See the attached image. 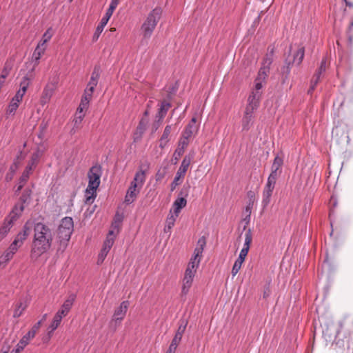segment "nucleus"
<instances>
[{
  "label": "nucleus",
  "mask_w": 353,
  "mask_h": 353,
  "mask_svg": "<svg viewBox=\"0 0 353 353\" xmlns=\"http://www.w3.org/2000/svg\"><path fill=\"white\" fill-rule=\"evenodd\" d=\"M33 232L30 256L32 260L36 261L50 249L54 232L49 225L42 222L34 223Z\"/></svg>",
  "instance_id": "f257e3e1"
},
{
  "label": "nucleus",
  "mask_w": 353,
  "mask_h": 353,
  "mask_svg": "<svg viewBox=\"0 0 353 353\" xmlns=\"http://www.w3.org/2000/svg\"><path fill=\"white\" fill-rule=\"evenodd\" d=\"M101 176V167L99 165H93L88 173L89 179L88 187L85 190L86 203H92L97 196L96 190L100 184Z\"/></svg>",
  "instance_id": "f03ea898"
},
{
  "label": "nucleus",
  "mask_w": 353,
  "mask_h": 353,
  "mask_svg": "<svg viewBox=\"0 0 353 353\" xmlns=\"http://www.w3.org/2000/svg\"><path fill=\"white\" fill-rule=\"evenodd\" d=\"M162 13V8L161 7H156L148 14L141 27L143 39L148 40L151 37L158 22L161 18Z\"/></svg>",
  "instance_id": "7ed1b4c3"
},
{
  "label": "nucleus",
  "mask_w": 353,
  "mask_h": 353,
  "mask_svg": "<svg viewBox=\"0 0 353 353\" xmlns=\"http://www.w3.org/2000/svg\"><path fill=\"white\" fill-rule=\"evenodd\" d=\"M101 68L99 65H95L91 74L90 79L87 85L86 89L84 90L83 95L82 96L81 103L78 107L79 110L86 111L89 107V103L92 99V94L94 91L95 87L98 84L100 77Z\"/></svg>",
  "instance_id": "20e7f679"
},
{
  "label": "nucleus",
  "mask_w": 353,
  "mask_h": 353,
  "mask_svg": "<svg viewBox=\"0 0 353 353\" xmlns=\"http://www.w3.org/2000/svg\"><path fill=\"white\" fill-rule=\"evenodd\" d=\"M73 228L74 223L71 217L66 216L61 220L57 230V235L60 242L59 250H64L66 248L73 232Z\"/></svg>",
  "instance_id": "39448f33"
},
{
  "label": "nucleus",
  "mask_w": 353,
  "mask_h": 353,
  "mask_svg": "<svg viewBox=\"0 0 353 353\" xmlns=\"http://www.w3.org/2000/svg\"><path fill=\"white\" fill-rule=\"evenodd\" d=\"M252 240V235L251 230L249 229L245 234V242L243 248L240 252L238 259L234 262V264L232 269V274L233 276H236L241 268V265L243 263L246 256L248 255L250 244Z\"/></svg>",
  "instance_id": "423d86ee"
},
{
  "label": "nucleus",
  "mask_w": 353,
  "mask_h": 353,
  "mask_svg": "<svg viewBox=\"0 0 353 353\" xmlns=\"http://www.w3.org/2000/svg\"><path fill=\"white\" fill-rule=\"evenodd\" d=\"M23 210L24 206L22 205L19 208L15 205L10 214L5 219L2 226L0 228V240L3 239L9 232L13 226L14 221L19 217Z\"/></svg>",
  "instance_id": "0eeeda50"
},
{
  "label": "nucleus",
  "mask_w": 353,
  "mask_h": 353,
  "mask_svg": "<svg viewBox=\"0 0 353 353\" xmlns=\"http://www.w3.org/2000/svg\"><path fill=\"white\" fill-rule=\"evenodd\" d=\"M205 245L206 240L204 236H202L200 239H199L196 247L194 250L193 256L191 257L190 261L188 263L187 269H190L191 270H194L196 271L200 263L202 257V253L203 252Z\"/></svg>",
  "instance_id": "6e6552de"
},
{
  "label": "nucleus",
  "mask_w": 353,
  "mask_h": 353,
  "mask_svg": "<svg viewBox=\"0 0 353 353\" xmlns=\"http://www.w3.org/2000/svg\"><path fill=\"white\" fill-rule=\"evenodd\" d=\"M205 245L206 240L204 236H202L200 239H199L196 247L194 250L193 256L191 257L190 261L188 263L187 269H190L191 270H194L196 271L200 263L202 257V253L203 252Z\"/></svg>",
  "instance_id": "1a4fd4ad"
},
{
  "label": "nucleus",
  "mask_w": 353,
  "mask_h": 353,
  "mask_svg": "<svg viewBox=\"0 0 353 353\" xmlns=\"http://www.w3.org/2000/svg\"><path fill=\"white\" fill-rule=\"evenodd\" d=\"M194 156V152L189 153L188 155L185 156L183 158L181 164L176 172V174L174 176L173 181L171 183V190L173 191L176 187L179 184V181L181 178H183L190 163L192 160L193 159Z\"/></svg>",
  "instance_id": "9d476101"
},
{
  "label": "nucleus",
  "mask_w": 353,
  "mask_h": 353,
  "mask_svg": "<svg viewBox=\"0 0 353 353\" xmlns=\"http://www.w3.org/2000/svg\"><path fill=\"white\" fill-rule=\"evenodd\" d=\"M41 327V322L36 323L31 330L25 334L22 339L19 341V342L17 343L16 346V349L11 351L10 353H19L21 352L24 347L29 343L30 341L32 339L35 335L37 331L39 330Z\"/></svg>",
  "instance_id": "9b49d317"
},
{
  "label": "nucleus",
  "mask_w": 353,
  "mask_h": 353,
  "mask_svg": "<svg viewBox=\"0 0 353 353\" xmlns=\"http://www.w3.org/2000/svg\"><path fill=\"white\" fill-rule=\"evenodd\" d=\"M38 157L36 154H33L31 160L28 162L27 166L26 167L24 171L23 172L21 177V182L26 183L30 177V175L32 171L35 168L37 163Z\"/></svg>",
  "instance_id": "f8f14e48"
},
{
  "label": "nucleus",
  "mask_w": 353,
  "mask_h": 353,
  "mask_svg": "<svg viewBox=\"0 0 353 353\" xmlns=\"http://www.w3.org/2000/svg\"><path fill=\"white\" fill-rule=\"evenodd\" d=\"M130 303L128 301H123L120 304L119 307H118L114 312L112 321H115L116 323L117 321H122L127 312L128 308L129 307Z\"/></svg>",
  "instance_id": "ddd939ff"
},
{
  "label": "nucleus",
  "mask_w": 353,
  "mask_h": 353,
  "mask_svg": "<svg viewBox=\"0 0 353 353\" xmlns=\"http://www.w3.org/2000/svg\"><path fill=\"white\" fill-rule=\"evenodd\" d=\"M188 323V321L185 319H181L179 321V327L173 339L172 340V343L179 345L181 341L182 336L185 331Z\"/></svg>",
  "instance_id": "4468645a"
},
{
  "label": "nucleus",
  "mask_w": 353,
  "mask_h": 353,
  "mask_svg": "<svg viewBox=\"0 0 353 353\" xmlns=\"http://www.w3.org/2000/svg\"><path fill=\"white\" fill-rule=\"evenodd\" d=\"M260 98V92L252 91L248 97V104L246 106L245 109L248 110V111H254L255 110H256L259 105Z\"/></svg>",
  "instance_id": "2eb2a0df"
},
{
  "label": "nucleus",
  "mask_w": 353,
  "mask_h": 353,
  "mask_svg": "<svg viewBox=\"0 0 353 353\" xmlns=\"http://www.w3.org/2000/svg\"><path fill=\"white\" fill-rule=\"evenodd\" d=\"M137 188L138 186L137 184H136V181H132L125 197V203L126 204H130L135 200L140 190L139 188L137 189Z\"/></svg>",
  "instance_id": "dca6fc26"
},
{
  "label": "nucleus",
  "mask_w": 353,
  "mask_h": 353,
  "mask_svg": "<svg viewBox=\"0 0 353 353\" xmlns=\"http://www.w3.org/2000/svg\"><path fill=\"white\" fill-rule=\"evenodd\" d=\"M283 164V158L277 155L274 158L273 163L271 166V173L270 175L278 178L282 172L281 167Z\"/></svg>",
  "instance_id": "f3484780"
},
{
  "label": "nucleus",
  "mask_w": 353,
  "mask_h": 353,
  "mask_svg": "<svg viewBox=\"0 0 353 353\" xmlns=\"http://www.w3.org/2000/svg\"><path fill=\"white\" fill-rule=\"evenodd\" d=\"M253 113L254 111L250 110L245 109L244 115L242 118V130L243 131H248L250 128L252 127L253 124Z\"/></svg>",
  "instance_id": "a211bd4d"
},
{
  "label": "nucleus",
  "mask_w": 353,
  "mask_h": 353,
  "mask_svg": "<svg viewBox=\"0 0 353 353\" xmlns=\"http://www.w3.org/2000/svg\"><path fill=\"white\" fill-rule=\"evenodd\" d=\"M112 15V14H110L109 12H105V14L101 19L99 24L97 26L96 30L93 34V41H96L99 39L101 33L103 30L104 27L106 26L108 21H109Z\"/></svg>",
  "instance_id": "6ab92c4d"
},
{
  "label": "nucleus",
  "mask_w": 353,
  "mask_h": 353,
  "mask_svg": "<svg viewBox=\"0 0 353 353\" xmlns=\"http://www.w3.org/2000/svg\"><path fill=\"white\" fill-rule=\"evenodd\" d=\"M76 296L74 294H70L68 298L64 301L63 304L61 306V308L57 312L63 316H65L68 314L69 311L70 310L74 301Z\"/></svg>",
  "instance_id": "aec40b11"
},
{
  "label": "nucleus",
  "mask_w": 353,
  "mask_h": 353,
  "mask_svg": "<svg viewBox=\"0 0 353 353\" xmlns=\"http://www.w3.org/2000/svg\"><path fill=\"white\" fill-rule=\"evenodd\" d=\"M196 119L193 117L188 125L185 127L182 135L190 139L193 134H196L198 127L196 125Z\"/></svg>",
  "instance_id": "412c9836"
},
{
  "label": "nucleus",
  "mask_w": 353,
  "mask_h": 353,
  "mask_svg": "<svg viewBox=\"0 0 353 353\" xmlns=\"http://www.w3.org/2000/svg\"><path fill=\"white\" fill-rule=\"evenodd\" d=\"M30 233V228L28 223H26L21 232H19L14 239V241H17L19 245H22L24 241L27 239Z\"/></svg>",
  "instance_id": "4be33fe9"
},
{
  "label": "nucleus",
  "mask_w": 353,
  "mask_h": 353,
  "mask_svg": "<svg viewBox=\"0 0 353 353\" xmlns=\"http://www.w3.org/2000/svg\"><path fill=\"white\" fill-rule=\"evenodd\" d=\"M292 63L291 61L286 60L285 65L281 68V83L284 84L289 77L291 71V65Z\"/></svg>",
  "instance_id": "5701e85b"
},
{
  "label": "nucleus",
  "mask_w": 353,
  "mask_h": 353,
  "mask_svg": "<svg viewBox=\"0 0 353 353\" xmlns=\"http://www.w3.org/2000/svg\"><path fill=\"white\" fill-rule=\"evenodd\" d=\"M187 204V200L183 197L177 198L174 203V214H175V216H178L181 210L185 207Z\"/></svg>",
  "instance_id": "b1692460"
},
{
  "label": "nucleus",
  "mask_w": 353,
  "mask_h": 353,
  "mask_svg": "<svg viewBox=\"0 0 353 353\" xmlns=\"http://www.w3.org/2000/svg\"><path fill=\"white\" fill-rule=\"evenodd\" d=\"M46 46H41L39 43L32 54V59L35 61V65H37L39 63V59H41V56L44 54Z\"/></svg>",
  "instance_id": "393cba45"
},
{
  "label": "nucleus",
  "mask_w": 353,
  "mask_h": 353,
  "mask_svg": "<svg viewBox=\"0 0 353 353\" xmlns=\"http://www.w3.org/2000/svg\"><path fill=\"white\" fill-rule=\"evenodd\" d=\"M115 234L114 230H110L103 245V249L110 251L114 242Z\"/></svg>",
  "instance_id": "a878e982"
},
{
  "label": "nucleus",
  "mask_w": 353,
  "mask_h": 353,
  "mask_svg": "<svg viewBox=\"0 0 353 353\" xmlns=\"http://www.w3.org/2000/svg\"><path fill=\"white\" fill-rule=\"evenodd\" d=\"M171 130H172L171 125L165 126L163 133L160 139L159 146L161 148H163L167 145V143L169 141V136L170 134Z\"/></svg>",
  "instance_id": "bb28decb"
},
{
  "label": "nucleus",
  "mask_w": 353,
  "mask_h": 353,
  "mask_svg": "<svg viewBox=\"0 0 353 353\" xmlns=\"http://www.w3.org/2000/svg\"><path fill=\"white\" fill-rule=\"evenodd\" d=\"M170 107L171 104L170 102L167 101H163L161 102V106L157 113V117L159 118V119L164 118Z\"/></svg>",
  "instance_id": "cd10ccee"
},
{
  "label": "nucleus",
  "mask_w": 353,
  "mask_h": 353,
  "mask_svg": "<svg viewBox=\"0 0 353 353\" xmlns=\"http://www.w3.org/2000/svg\"><path fill=\"white\" fill-rule=\"evenodd\" d=\"M18 161H13V163L11 164V165L9 168V170L6 174L5 179L6 181H10L12 180L17 170H18Z\"/></svg>",
  "instance_id": "c85d7f7f"
},
{
  "label": "nucleus",
  "mask_w": 353,
  "mask_h": 353,
  "mask_svg": "<svg viewBox=\"0 0 353 353\" xmlns=\"http://www.w3.org/2000/svg\"><path fill=\"white\" fill-rule=\"evenodd\" d=\"M194 277H191V276H184L183 281V287L181 290V293L183 295H186L190 288Z\"/></svg>",
  "instance_id": "c756f323"
},
{
  "label": "nucleus",
  "mask_w": 353,
  "mask_h": 353,
  "mask_svg": "<svg viewBox=\"0 0 353 353\" xmlns=\"http://www.w3.org/2000/svg\"><path fill=\"white\" fill-rule=\"evenodd\" d=\"M63 317V316L61 315L59 313H56V314L54 316L52 322L48 328V330H50V332H53L58 327Z\"/></svg>",
  "instance_id": "7c9ffc66"
},
{
  "label": "nucleus",
  "mask_w": 353,
  "mask_h": 353,
  "mask_svg": "<svg viewBox=\"0 0 353 353\" xmlns=\"http://www.w3.org/2000/svg\"><path fill=\"white\" fill-rule=\"evenodd\" d=\"M146 178V174L142 172H137L134 180L132 181H136V184L139 187V189L143 186Z\"/></svg>",
  "instance_id": "2f4dec72"
},
{
  "label": "nucleus",
  "mask_w": 353,
  "mask_h": 353,
  "mask_svg": "<svg viewBox=\"0 0 353 353\" xmlns=\"http://www.w3.org/2000/svg\"><path fill=\"white\" fill-rule=\"evenodd\" d=\"M304 57V48H300L296 53L294 54V58L292 61H291L292 63H296V65L301 64Z\"/></svg>",
  "instance_id": "473e14b6"
},
{
  "label": "nucleus",
  "mask_w": 353,
  "mask_h": 353,
  "mask_svg": "<svg viewBox=\"0 0 353 353\" xmlns=\"http://www.w3.org/2000/svg\"><path fill=\"white\" fill-rule=\"evenodd\" d=\"M30 82V77H29L28 75H26L23 77L21 83H20V88L18 90L19 92H21V93H23V95L26 92L27 88L29 86Z\"/></svg>",
  "instance_id": "72a5a7b5"
},
{
  "label": "nucleus",
  "mask_w": 353,
  "mask_h": 353,
  "mask_svg": "<svg viewBox=\"0 0 353 353\" xmlns=\"http://www.w3.org/2000/svg\"><path fill=\"white\" fill-rule=\"evenodd\" d=\"M272 192H273L265 190H263V199L261 201L263 209H265L269 205Z\"/></svg>",
  "instance_id": "f704fd0d"
},
{
  "label": "nucleus",
  "mask_w": 353,
  "mask_h": 353,
  "mask_svg": "<svg viewBox=\"0 0 353 353\" xmlns=\"http://www.w3.org/2000/svg\"><path fill=\"white\" fill-rule=\"evenodd\" d=\"M277 179L278 178L276 177L269 175L267 180V183L265 184L263 190L273 192Z\"/></svg>",
  "instance_id": "c9c22d12"
},
{
  "label": "nucleus",
  "mask_w": 353,
  "mask_h": 353,
  "mask_svg": "<svg viewBox=\"0 0 353 353\" xmlns=\"http://www.w3.org/2000/svg\"><path fill=\"white\" fill-rule=\"evenodd\" d=\"M269 72L270 68L262 65V67L260 68L258 76L256 77L257 81H265L268 75Z\"/></svg>",
  "instance_id": "e433bc0d"
},
{
  "label": "nucleus",
  "mask_w": 353,
  "mask_h": 353,
  "mask_svg": "<svg viewBox=\"0 0 353 353\" xmlns=\"http://www.w3.org/2000/svg\"><path fill=\"white\" fill-rule=\"evenodd\" d=\"M176 217L177 216H175V214H171L168 216L166 219V225L164 229L165 232H168L169 230H170L174 225Z\"/></svg>",
  "instance_id": "4c0bfd02"
},
{
  "label": "nucleus",
  "mask_w": 353,
  "mask_h": 353,
  "mask_svg": "<svg viewBox=\"0 0 353 353\" xmlns=\"http://www.w3.org/2000/svg\"><path fill=\"white\" fill-rule=\"evenodd\" d=\"M273 54L274 50L272 48L264 58L262 65L270 68V65L273 61Z\"/></svg>",
  "instance_id": "58836bf2"
},
{
  "label": "nucleus",
  "mask_w": 353,
  "mask_h": 353,
  "mask_svg": "<svg viewBox=\"0 0 353 353\" xmlns=\"http://www.w3.org/2000/svg\"><path fill=\"white\" fill-rule=\"evenodd\" d=\"M26 307L27 305L26 303L20 302L14 312L13 316L14 318L19 317L23 314Z\"/></svg>",
  "instance_id": "ea45409f"
},
{
  "label": "nucleus",
  "mask_w": 353,
  "mask_h": 353,
  "mask_svg": "<svg viewBox=\"0 0 353 353\" xmlns=\"http://www.w3.org/2000/svg\"><path fill=\"white\" fill-rule=\"evenodd\" d=\"M14 254V253L9 252V250L7 249L0 256V264L9 261L13 257Z\"/></svg>",
  "instance_id": "a19ab883"
},
{
  "label": "nucleus",
  "mask_w": 353,
  "mask_h": 353,
  "mask_svg": "<svg viewBox=\"0 0 353 353\" xmlns=\"http://www.w3.org/2000/svg\"><path fill=\"white\" fill-rule=\"evenodd\" d=\"M30 195H31V190H25L23 192L21 196L20 197V201L22 202V205L23 206V203H28L30 199ZM21 205V204L18 206L19 208Z\"/></svg>",
  "instance_id": "79ce46f5"
},
{
  "label": "nucleus",
  "mask_w": 353,
  "mask_h": 353,
  "mask_svg": "<svg viewBox=\"0 0 353 353\" xmlns=\"http://www.w3.org/2000/svg\"><path fill=\"white\" fill-rule=\"evenodd\" d=\"M122 221H123L122 215L119 214V213H117L114 217V221L112 223V227L114 228V230L119 229Z\"/></svg>",
  "instance_id": "37998d69"
},
{
  "label": "nucleus",
  "mask_w": 353,
  "mask_h": 353,
  "mask_svg": "<svg viewBox=\"0 0 353 353\" xmlns=\"http://www.w3.org/2000/svg\"><path fill=\"white\" fill-rule=\"evenodd\" d=\"M319 75L317 76H313L312 79H311L310 82V87L309 90H307L308 94H312V92L314 90L318 82L319 81Z\"/></svg>",
  "instance_id": "c03bdc74"
},
{
  "label": "nucleus",
  "mask_w": 353,
  "mask_h": 353,
  "mask_svg": "<svg viewBox=\"0 0 353 353\" xmlns=\"http://www.w3.org/2000/svg\"><path fill=\"white\" fill-rule=\"evenodd\" d=\"M19 103L11 101L7 108V114H14L19 107Z\"/></svg>",
  "instance_id": "a18cd8bd"
},
{
  "label": "nucleus",
  "mask_w": 353,
  "mask_h": 353,
  "mask_svg": "<svg viewBox=\"0 0 353 353\" xmlns=\"http://www.w3.org/2000/svg\"><path fill=\"white\" fill-rule=\"evenodd\" d=\"M189 144V139L181 135V137L179 141V145L177 148H181L182 150H184L185 148Z\"/></svg>",
  "instance_id": "49530a36"
},
{
  "label": "nucleus",
  "mask_w": 353,
  "mask_h": 353,
  "mask_svg": "<svg viewBox=\"0 0 353 353\" xmlns=\"http://www.w3.org/2000/svg\"><path fill=\"white\" fill-rule=\"evenodd\" d=\"M147 123V119L142 118L139 121V125L137 128V131L139 132L141 134H142L146 129Z\"/></svg>",
  "instance_id": "de8ad7c7"
},
{
  "label": "nucleus",
  "mask_w": 353,
  "mask_h": 353,
  "mask_svg": "<svg viewBox=\"0 0 353 353\" xmlns=\"http://www.w3.org/2000/svg\"><path fill=\"white\" fill-rule=\"evenodd\" d=\"M11 68H12L11 64L7 61L5 63L4 68H3L1 74L2 79H6L8 76L9 72L11 70Z\"/></svg>",
  "instance_id": "09e8293b"
},
{
  "label": "nucleus",
  "mask_w": 353,
  "mask_h": 353,
  "mask_svg": "<svg viewBox=\"0 0 353 353\" xmlns=\"http://www.w3.org/2000/svg\"><path fill=\"white\" fill-rule=\"evenodd\" d=\"M52 34L50 32V30H48L43 35L41 40L39 43L41 46H46V43L51 39Z\"/></svg>",
  "instance_id": "8fccbe9b"
},
{
  "label": "nucleus",
  "mask_w": 353,
  "mask_h": 353,
  "mask_svg": "<svg viewBox=\"0 0 353 353\" xmlns=\"http://www.w3.org/2000/svg\"><path fill=\"white\" fill-rule=\"evenodd\" d=\"M326 70V60L325 59H323L319 68L316 71V72L314 74V76L319 75V77H321V74L323 73Z\"/></svg>",
  "instance_id": "3c124183"
},
{
  "label": "nucleus",
  "mask_w": 353,
  "mask_h": 353,
  "mask_svg": "<svg viewBox=\"0 0 353 353\" xmlns=\"http://www.w3.org/2000/svg\"><path fill=\"white\" fill-rule=\"evenodd\" d=\"M150 168V163L148 161H145L144 162L141 163L139 166V171L142 172L146 174V172Z\"/></svg>",
  "instance_id": "603ef678"
},
{
  "label": "nucleus",
  "mask_w": 353,
  "mask_h": 353,
  "mask_svg": "<svg viewBox=\"0 0 353 353\" xmlns=\"http://www.w3.org/2000/svg\"><path fill=\"white\" fill-rule=\"evenodd\" d=\"M109 252L108 250H106L105 249H101L100 253L99 254V256H98V264H101L103 262L105 258L106 257L108 253Z\"/></svg>",
  "instance_id": "864d4df0"
},
{
  "label": "nucleus",
  "mask_w": 353,
  "mask_h": 353,
  "mask_svg": "<svg viewBox=\"0 0 353 353\" xmlns=\"http://www.w3.org/2000/svg\"><path fill=\"white\" fill-rule=\"evenodd\" d=\"M119 3V0H111L109 8L107 10L106 12L112 14L114 10L117 7Z\"/></svg>",
  "instance_id": "5fc2aeb1"
},
{
  "label": "nucleus",
  "mask_w": 353,
  "mask_h": 353,
  "mask_svg": "<svg viewBox=\"0 0 353 353\" xmlns=\"http://www.w3.org/2000/svg\"><path fill=\"white\" fill-rule=\"evenodd\" d=\"M21 245H19L17 241H13V242L10 244L9 248H8L9 250V252L15 254L16 252L18 250V248H20Z\"/></svg>",
  "instance_id": "6e6d98bb"
},
{
  "label": "nucleus",
  "mask_w": 353,
  "mask_h": 353,
  "mask_svg": "<svg viewBox=\"0 0 353 353\" xmlns=\"http://www.w3.org/2000/svg\"><path fill=\"white\" fill-rule=\"evenodd\" d=\"M23 97V93H21V92L17 91L16 94L12 99L11 101L19 103L21 101Z\"/></svg>",
  "instance_id": "4d7b16f0"
},
{
  "label": "nucleus",
  "mask_w": 353,
  "mask_h": 353,
  "mask_svg": "<svg viewBox=\"0 0 353 353\" xmlns=\"http://www.w3.org/2000/svg\"><path fill=\"white\" fill-rule=\"evenodd\" d=\"M184 150H182L181 148H176L174 152V157L176 161H178L179 159L183 154Z\"/></svg>",
  "instance_id": "13d9d810"
},
{
  "label": "nucleus",
  "mask_w": 353,
  "mask_h": 353,
  "mask_svg": "<svg viewBox=\"0 0 353 353\" xmlns=\"http://www.w3.org/2000/svg\"><path fill=\"white\" fill-rule=\"evenodd\" d=\"M83 119H81V116H75L74 119V127L79 128V126L81 124Z\"/></svg>",
  "instance_id": "bf43d9fd"
},
{
  "label": "nucleus",
  "mask_w": 353,
  "mask_h": 353,
  "mask_svg": "<svg viewBox=\"0 0 353 353\" xmlns=\"http://www.w3.org/2000/svg\"><path fill=\"white\" fill-rule=\"evenodd\" d=\"M263 81H257V79H256V80H255V90H254V92H259V90L262 88V82Z\"/></svg>",
  "instance_id": "052dcab7"
},
{
  "label": "nucleus",
  "mask_w": 353,
  "mask_h": 353,
  "mask_svg": "<svg viewBox=\"0 0 353 353\" xmlns=\"http://www.w3.org/2000/svg\"><path fill=\"white\" fill-rule=\"evenodd\" d=\"M177 347H178V345L171 343V344L169 346L167 353H175V351H176Z\"/></svg>",
  "instance_id": "680f3d73"
},
{
  "label": "nucleus",
  "mask_w": 353,
  "mask_h": 353,
  "mask_svg": "<svg viewBox=\"0 0 353 353\" xmlns=\"http://www.w3.org/2000/svg\"><path fill=\"white\" fill-rule=\"evenodd\" d=\"M252 205H253V201L249 202V203L248 204V205L245 208V212L248 213V217H250V216Z\"/></svg>",
  "instance_id": "e2e57ef3"
},
{
  "label": "nucleus",
  "mask_w": 353,
  "mask_h": 353,
  "mask_svg": "<svg viewBox=\"0 0 353 353\" xmlns=\"http://www.w3.org/2000/svg\"><path fill=\"white\" fill-rule=\"evenodd\" d=\"M195 274H196V270H191L190 269L188 270L186 268L185 272V276H191V277H194Z\"/></svg>",
  "instance_id": "0e129e2a"
},
{
  "label": "nucleus",
  "mask_w": 353,
  "mask_h": 353,
  "mask_svg": "<svg viewBox=\"0 0 353 353\" xmlns=\"http://www.w3.org/2000/svg\"><path fill=\"white\" fill-rule=\"evenodd\" d=\"M48 330V334H47V335H46V336H45L43 338V341L44 343L48 342V341L50 340V339L51 338L52 334V332H50V330Z\"/></svg>",
  "instance_id": "69168bd1"
},
{
  "label": "nucleus",
  "mask_w": 353,
  "mask_h": 353,
  "mask_svg": "<svg viewBox=\"0 0 353 353\" xmlns=\"http://www.w3.org/2000/svg\"><path fill=\"white\" fill-rule=\"evenodd\" d=\"M23 159V157H22V152H19V154L14 159V161H18V167H19V165L21 163V161Z\"/></svg>",
  "instance_id": "338daca9"
},
{
  "label": "nucleus",
  "mask_w": 353,
  "mask_h": 353,
  "mask_svg": "<svg viewBox=\"0 0 353 353\" xmlns=\"http://www.w3.org/2000/svg\"><path fill=\"white\" fill-rule=\"evenodd\" d=\"M248 196L250 199L249 202H254V192L252 191H250L248 192Z\"/></svg>",
  "instance_id": "774afa93"
}]
</instances>
